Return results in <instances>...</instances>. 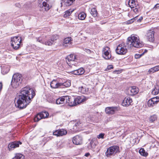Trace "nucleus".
I'll use <instances>...</instances> for the list:
<instances>
[{
  "mask_svg": "<svg viewBox=\"0 0 159 159\" xmlns=\"http://www.w3.org/2000/svg\"><path fill=\"white\" fill-rule=\"evenodd\" d=\"M155 104H157L159 102V98L156 97L151 98Z\"/></svg>",
  "mask_w": 159,
  "mask_h": 159,
  "instance_id": "41",
  "label": "nucleus"
},
{
  "mask_svg": "<svg viewBox=\"0 0 159 159\" xmlns=\"http://www.w3.org/2000/svg\"><path fill=\"white\" fill-rule=\"evenodd\" d=\"M68 64L70 66H71V67H74L75 66H77L78 63L77 62H75L74 61V63H72V61L68 63L67 62Z\"/></svg>",
  "mask_w": 159,
  "mask_h": 159,
  "instance_id": "42",
  "label": "nucleus"
},
{
  "mask_svg": "<svg viewBox=\"0 0 159 159\" xmlns=\"http://www.w3.org/2000/svg\"><path fill=\"white\" fill-rule=\"evenodd\" d=\"M39 1H41L39 4V7L41 8H44L46 11H48L49 10L50 8V0H40Z\"/></svg>",
  "mask_w": 159,
  "mask_h": 159,
  "instance_id": "9",
  "label": "nucleus"
},
{
  "mask_svg": "<svg viewBox=\"0 0 159 159\" xmlns=\"http://www.w3.org/2000/svg\"><path fill=\"white\" fill-rule=\"evenodd\" d=\"M86 14L84 12H82L79 14L78 18L80 20H84L86 17Z\"/></svg>",
  "mask_w": 159,
  "mask_h": 159,
  "instance_id": "30",
  "label": "nucleus"
},
{
  "mask_svg": "<svg viewBox=\"0 0 159 159\" xmlns=\"http://www.w3.org/2000/svg\"><path fill=\"white\" fill-rule=\"evenodd\" d=\"M158 8H159V4H157L154 6L153 9L154 10H156Z\"/></svg>",
  "mask_w": 159,
  "mask_h": 159,
  "instance_id": "47",
  "label": "nucleus"
},
{
  "mask_svg": "<svg viewBox=\"0 0 159 159\" xmlns=\"http://www.w3.org/2000/svg\"><path fill=\"white\" fill-rule=\"evenodd\" d=\"M78 91L83 94H87L88 92V89L82 86L79 87Z\"/></svg>",
  "mask_w": 159,
  "mask_h": 159,
  "instance_id": "24",
  "label": "nucleus"
},
{
  "mask_svg": "<svg viewBox=\"0 0 159 159\" xmlns=\"http://www.w3.org/2000/svg\"><path fill=\"white\" fill-rule=\"evenodd\" d=\"M65 103L68 106L73 107L76 106V103L75 102L74 98L70 96H65Z\"/></svg>",
  "mask_w": 159,
  "mask_h": 159,
  "instance_id": "10",
  "label": "nucleus"
},
{
  "mask_svg": "<svg viewBox=\"0 0 159 159\" xmlns=\"http://www.w3.org/2000/svg\"><path fill=\"white\" fill-rule=\"evenodd\" d=\"M147 50H144V52H143L141 54H136L135 55L134 57L136 59H138L140 58L142 56H143L144 53L145 52H146Z\"/></svg>",
  "mask_w": 159,
  "mask_h": 159,
  "instance_id": "38",
  "label": "nucleus"
},
{
  "mask_svg": "<svg viewBox=\"0 0 159 159\" xmlns=\"http://www.w3.org/2000/svg\"><path fill=\"white\" fill-rule=\"evenodd\" d=\"M109 51L110 48L108 47H106L103 49V56L105 59L108 60L111 58V55L109 53Z\"/></svg>",
  "mask_w": 159,
  "mask_h": 159,
  "instance_id": "12",
  "label": "nucleus"
},
{
  "mask_svg": "<svg viewBox=\"0 0 159 159\" xmlns=\"http://www.w3.org/2000/svg\"><path fill=\"white\" fill-rule=\"evenodd\" d=\"M2 88V84L1 83H0V91L1 90Z\"/></svg>",
  "mask_w": 159,
  "mask_h": 159,
  "instance_id": "55",
  "label": "nucleus"
},
{
  "mask_svg": "<svg viewBox=\"0 0 159 159\" xmlns=\"http://www.w3.org/2000/svg\"><path fill=\"white\" fill-rule=\"evenodd\" d=\"M74 99L76 103V105L85 101V99L83 97L81 96H77L75 98H74Z\"/></svg>",
  "mask_w": 159,
  "mask_h": 159,
  "instance_id": "23",
  "label": "nucleus"
},
{
  "mask_svg": "<svg viewBox=\"0 0 159 159\" xmlns=\"http://www.w3.org/2000/svg\"><path fill=\"white\" fill-rule=\"evenodd\" d=\"M128 5L131 8H133L136 7L135 1L134 0H129L128 3Z\"/></svg>",
  "mask_w": 159,
  "mask_h": 159,
  "instance_id": "28",
  "label": "nucleus"
},
{
  "mask_svg": "<svg viewBox=\"0 0 159 159\" xmlns=\"http://www.w3.org/2000/svg\"><path fill=\"white\" fill-rule=\"evenodd\" d=\"M157 119V116L156 115H153L151 116L149 119V120L150 122H153Z\"/></svg>",
  "mask_w": 159,
  "mask_h": 159,
  "instance_id": "35",
  "label": "nucleus"
},
{
  "mask_svg": "<svg viewBox=\"0 0 159 159\" xmlns=\"http://www.w3.org/2000/svg\"><path fill=\"white\" fill-rule=\"evenodd\" d=\"M89 21L90 23H92L93 22V21L92 20V19H91V18H89Z\"/></svg>",
  "mask_w": 159,
  "mask_h": 159,
  "instance_id": "51",
  "label": "nucleus"
},
{
  "mask_svg": "<svg viewBox=\"0 0 159 159\" xmlns=\"http://www.w3.org/2000/svg\"><path fill=\"white\" fill-rule=\"evenodd\" d=\"M158 70H159V66H157L149 69L148 72L149 73H153Z\"/></svg>",
  "mask_w": 159,
  "mask_h": 159,
  "instance_id": "27",
  "label": "nucleus"
},
{
  "mask_svg": "<svg viewBox=\"0 0 159 159\" xmlns=\"http://www.w3.org/2000/svg\"><path fill=\"white\" fill-rule=\"evenodd\" d=\"M72 11L70 10H69L65 12V14L64 15V17H66L69 16L72 13Z\"/></svg>",
  "mask_w": 159,
  "mask_h": 159,
  "instance_id": "36",
  "label": "nucleus"
},
{
  "mask_svg": "<svg viewBox=\"0 0 159 159\" xmlns=\"http://www.w3.org/2000/svg\"><path fill=\"white\" fill-rule=\"evenodd\" d=\"M139 153L142 156L144 157H147L148 153L145 152L143 148H141L139 151Z\"/></svg>",
  "mask_w": 159,
  "mask_h": 159,
  "instance_id": "31",
  "label": "nucleus"
},
{
  "mask_svg": "<svg viewBox=\"0 0 159 159\" xmlns=\"http://www.w3.org/2000/svg\"><path fill=\"white\" fill-rule=\"evenodd\" d=\"M23 77L21 74L18 73L14 74L11 82L12 87L14 88H17L22 81Z\"/></svg>",
  "mask_w": 159,
  "mask_h": 159,
  "instance_id": "3",
  "label": "nucleus"
},
{
  "mask_svg": "<svg viewBox=\"0 0 159 159\" xmlns=\"http://www.w3.org/2000/svg\"><path fill=\"white\" fill-rule=\"evenodd\" d=\"M119 109V108L117 107H109L106 108L105 112L107 114L112 115L114 114L116 111Z\"/></svg>",
  "mask_w": 159,
  "mask_h": 159,
  "instance_id": "11",
  "label": "nucleus"
},
{
  "mask_svg": "<svg viewBox=\"0 0 159 159\" xmlns=\"http://www.w3.org/2000/svg\"><path fill=\"white\" fill-rule=\"evenodd\" d=\"M98 142L97 139L94 138L92 139L90 142V147L89 148V149H91V148L92 149L95 148L96 146L98 144Z\"/></svg>",
  "mask_w": 159,
  "mask_h": 159,
  "instance_id": "22",
  "label": "nucleus"
},
{
  "mask_svg": "<svg viewBox=\"0 0 159 159\" xmlns=\"http://www.w3.org/2000/svg\"><path fill=\"white\" fill-rule=\"evenodd\" d=\"M21 41V37L19 36H15L11 38V45L15 50L18 49L20 46Z\"/></svg>",
  "mask_w": 159,
  "mask_h": 159,
  "instance_id": "5",
  "label": "nucleus"
},
{
  "mask_svg": "<svg viewBox=\"0 0 159 159\" xmlns=\"http://www.w3.org/2000/svg\"><path fill=\"white\" fill-rule=\"evenodd\" d=\"M12 159H24V156L21 154H17Z\"/></svg>",
  "mask_w": 159,
  "mask_h": 159,
  "instance_id": "33",
  "label": "nucleus"
},
{
  "mask_svg": "<svg viewBox=\"0 0 159 159\" xmlns=\"http://www.w3.org/2000/svg\"><path fill=\"white\" fill-rule=\"evenodd\" d=\"M61 83L58 82L56 80H52L50 84V86L51 88L53 89L60 88Z\"/></svg>",
  "mask_w": 159,
  "mask_h": 159,
  "instance_id": "20",
  "label": "nucleus"
},
{
  "mask_svg": "<svg viewBox=\"0 0 159 159\" xmlns=\"http://www.w3.org/2000/svg\"><path fill=\"white\" fill-rule=\"evenodd\" d=\"M67 131L63 129L57 130L53 133V135L57 136H62L67 134Z\"/></svg>",
  "mask_w": 159,
  "mask_h": 159,
  "instance_id": "15",
  "label": "nucleus"
},
{
  "mask_svg": "<svg viewBox=\"0 0 159 159\" xmlns=\"http://www.w3.org/2000/svg\"><path fill=\"white\" fill-rule=\"evenodd\" d=\"M128 91L129 95H134L137 94L139 92L138 88L135 86H132L128 89Z\"/></svg>",
  "mask_w": 159,
  "mask_h": 159,
  "instance_id": "16",
  "label": "nucleus"
},
{
  "mask_svg": "<svg viewBox=\"0 0 159 159\" xmlns=\"http://www.w3.org/2000/svg\"><path fill=\"white\" fill-rule=\"evenodd\" d=\"M132 102V100L131 98L129 97L125 98L123 101L122 105L123 106H128L130 105Z\"/></svg>",
  "mask_w": 159,
  "mask_h": 159,
  "instance_id": "18",
  "label": "nucleus"
},
{
  "mask_svg": "<svg viewBox=\"0 0 159 159\" xmlns=\"http://www.w3.org/2000/svg\"><path fill=\"white\" fill-rule=\"evenodd\" d=\"M65 96H63L61 98L57 99L56 101V103L57 104H64L65 103Z\"/></svg>",
  "mask_w": 159,
  "mask_h": 159,
  "instance_id": "25",
  "label": "nucleus"
},
{
  "mask_svg": "<svg viewBox=\"0 0 159 159\" xmlns=\"http://www.w3.org/2000/svg\"><path fill=\"white\" fill-rule=\"evenodd\" d=\"M90 155V154L89 153H86L85 154V156L86 157H88L89 155Z\"/></svg>",
  "mask_w": 159,
  "mask_h": 159,
  "instance_id": "53",
  "label": "nucleus"
},
{
  "mask_svg": "<svg viewBox=\"0 0 159 159\" xmlns=\"http://www.w3.org/2000/svg\"><path fill=\"white\" fill-rule=\"evenodd\" d=\"M49 116L48 113L46 111H43L37 114L34 118L35 122H38L42 119L47 117Z\"/></svg>",
  "mask_w": 159,
  "mask_h": 159,
  "instance_id": "8",
  "label": "nucleus"
},
{
  "mask_svg": "<svg viewBox=\"0 0 159 159\" xmlns=\"http://www.w3.org/2000/svg\"><path fill=\"white\" fill-rule=\"evenodd\" d=\"M2 70L5 73H7L10 70L9 67L8 66H4L3 67Z\"/></svg>",
  "mask_w": 159,
  "mask_h": 159,
  "instance_id": "43",
  "label": "nucleus"
},
{
  "mask_svg": "<svg viewBox=\"0 0 159 159\" xmlns=\"http://www.w3.org/2000/svg\"><path fill=\"white\" fill-rule=\"evenodd\" d=\"M126 44L128 45L127 47L130 48L132 47L139 48L143 46L142 43L140 42L137 36L134 34L131 35L130 37L128 38Z\"/></svg>",
  "mask_w": 159,
  "mask_h": 159,
  "instance_id": "2",
  "label": "nucleus"
},
{
  "mask_svg": "<svg viewBox=\"0 0 159 159\" xmlns=\"http://www.w3.org/2000/svg\"><path fill=\"white\" fill-rule=\"evenodd\" d=\"M155 32L152 30H149L146 36L147 40L150 42H153L154 40Z\"/></svg>",
  "mask_w": 159,
  "mask_h": 159,
  "instance_id": "13",
  "label": "nucleus"
},
{
  "mask_svg": "<svg viewBox=\"0 0 159 159\" xmlns=\"http://www.w3.org/2000/svg\"><path fill=\"white\" fill-rule=\"evenodd\" d=\"M84 72V70L83 68H81L72 71L71 73L74 75H80L83 74Z\"/></svg>",
  "mask_w": 159,
  "mask_h": 159,
  "instance_id": "21",
  "label": "nucleus"
},
{
  "mask_svg": "<svg viewBox=\"0 0 159 159\" xmlns=\"http://www.w3.org/2000/svg\"><path fill=\"white\" fill-rule=\"evenodd\" d=\"M46 36L39 37L36 38V40L37 41L46 45L51 46L53 44L52 41L50 40V38L47 40L46 39Z\"/></svg>",
  "mask_w": 159,
  "mask_h": 159,
  "instance_id": "7",
  "label": "nucleus"
},
{
  "mask_svg": "<svg viewBox=\"0 0 159 159\" xmlns=\"http://www.w3.org/2000/svg\"><path fill=\"white\" fill-rule=\"evenodd\" d=\"M66 59L67 62L69 63L72 61V63H74V61L77 60V58L75 55L70 54L67 56Z\"/></svg>",
  "mask_w": 159,
  "mask_h": 159,
  "instance_id": "19",
  "label": "nucleus"
},
{
  "mask_svg": "<svg viewBox=\"0 0 159 159\" xmlns=\"http://www.w3.org/2000/svg\"><path fill=\"white\" fill-rule=\"evenodd\" d=\"M90 13L94 17H96L97 16V11L95 8H93L91 9Z\"/></svg>",
  "mask_w": 159,
  "mask_h": 159,
  "instance_id": "32",
  "label": "nucleus"
},
{
  "mask_svg": "<svg viewBox=\"0 0 159 159\" xmlns=\"http://www.w3.org/2000/svg\"><path fill=\"white\" fill-rule=\"evenodd\" d=\"M72 141L76 145H80L82 143V139L81 136L77 135L73 138Z\"/></svg>",
  "mask_w": 159,
  "mask_h": 159,
  "instance_id": "17",
  "label": "nucleus"
},
{
  "mask_svg": "<svg viewBox=\"0 0 159 159\" xmlns=\"http://www.w3.org/2000/svg\"><path fill=\"white\" fill-rule=\"evenodd\" d=\"M134 11V12H135V13H136V12H138V9L136 7L133 10Z\"/></svg>",
  "mask_w": 159,
  "mask_h": 159,
  "instance_id": "50",
  "label": "nucleus"
},
{
  "mask_svg": "<svg viewBox=\"0 0 159 159\" xmlns=\"http://www.w3.org/2000/svg\"><path fill=\"white\" fill-rule=\"evenodd\" d=\"M105 134L104 133H101L97 136V138L98 139H102L104 138V136Z\"/></svg>",
  "mask_w": 159,
  "mask_h": 159,
  "instance_id": "44",
  "label": "nucleus"
},
{
  "mask_svg": "<svg viewBox=\"0 0 159 159\" xmlns=\"http://www.w3.org/2000/svg\"><path fill=\"white\" fill-rule=\"evenodd\" d=\"M113 68V66L111 65L108 66L106 69L107 70H108Z\"/></svg>",
  "mask_w": 159,
  "mask_h": 159,
  "instance_id": "45",
  "label": "nucleus"
},
{
  "mask_svg": "<svg viewBox=\"0 0 159 159\" xmlns=\"http://www.w3.org/2000/svg\"><path fill=\"white\" fill-rule=\"evenodd\" d=\"M21 144L22 143L20 141H14L10 143L8 145L9 150L11 151L16 148L19 147V144Z\"/></svg>",
  "mask_w": 159,
  "mask_h": 159,
  "instance_id": "14",
  "label": "nucleus"
},
{
  "mask_svg": "<svg viewBox=\"0 0 159 159\" xmlns=\"http://www.w3.org/2000/svg\"><path fill=\"white\" fill-rule=\"evenodd\" d=\"M133 21L132 20H131L128 21V23L129 24L131 23H133Z\"/></svg>",
  "mask_w": 159,
  "mask_h": 159,
  "instance_id": "52",
  "label": "nucleus"
},
{
  "mask_svg": "<svg viewBox=\"0 0 159 159\" xmlns=\"http://www.w3.org/2000/svg\"><path fill=\"white\" fill-rule=\"evenodd\" d=\"M120 72L119 70H115L113 71V73L115 74H119L120 73Z\"/></svg>",
  "mask_w": 159,
  "mask_h": 159,
  "instance_id": "49",
  "label": "nucleus"
},
{
  "mask_svg": "<svg viewBox=\"0 0 159 159\" xmlns=\"http://www.w3.org/2000/svg\"><path fill=\"white\" fill-rule=\"evenodd\" d=\"M119 152V147L117 146H113L107 149L106 152V155L107 157H110L111 156H114Z\"/></svg>",
  "mask_w": 159,
  "mask_h": 159,
  "instance_id": "6",
  "label": "nucleus"
},
{
  "mask_svg": "<svg viewBox=\"0 0 159 159\" xmlns=\"http://www.w3.org/2000/svg\"><path fill=\"white\" fill-rule=\"evenodd\" d=\"M159 93V89H158L157 88V87L155 86L154 89L152 91V94L154 95H157Z\"/></svg>",
  "mask_w": 159,
  "mask_h": 159,
  "instance_id": "40",
  "label": "nucleus"
},
{
  "mask_svg": "<svg viewBox=\"0 0 159 159\" xmlns=\"http://www.w3.org/2000/svg\"><path fill=\"white\" fill-rule=\"evenodd\" d=\"M148 104L149 107H153L155 104L151 99L148 100Z\"/></svg>",
  "mask_w": 159,
  "mask_h": 159,
  "instance_id": "39",
  "label": "nucleus"
},
{
  "mask_svg": "<svg viewBox=\"0 0 159 159\" xmlns=\"http://www.w3.org/2000/svg\"><path fill=\"white\" fill-rule=\"evenodd\" d=\"M59 36L57 35H54L52 36L50 38V40L52 41V43L54 44V42L57 39H58Z\"/></svg>",
  "mask_w": 159,
  "mask_h": 159,
  "instance_id": "34",
  "label": "nucleus"
},
{
  "mask_svg": "<svg viewBox=\"0 0 159 159\" xmlns=\"http://www.w3.org/2000/svg\"><path fill=\"white\" fill-rule=\"evenodd\" d=\"M84 51H85L87 53L90 54L91 53L92 51H91L90 49L85 48L84 50Z\"/></svg>",
  "mask_w": 159,
  "mask_h": 159,
  "instance_id": "46",
  "label": "nucleus"
},
{
  "mask_svg": "<svg viewBox=\"0 0 159 159\" xmlns=\"http://www.w3.org/2000/svg\"><path fill=\"white\" fill-rule=\"evenodd\" d=\"M72 38L70 37H67L65 38L64 40V43L67 44L69 43L71 40Z\"/></svg>",
  "mask_w": 159,
  "mask_h": 159,
  "instance_id": "37",
  "label": "nucleus"
},
{
  "mask_svg": "<svg viewBox=\"0 0 159 159\" xmlns=\"http://www.w3.org/2000/svg\"><path fill=\"white\" fill-rule=\"evenodd\" d=\"M70 82L69 81H66L64 83H61L60 88L68 87L70 86Z\"/></svg>",
  "mask_w": 159,
  "mask_h": 159,
  "instance_id": "29",
  "label": "nucleus"
},
{
  "mask_svg": "<svg viewBox=\"0 0 159 159\" xmlns=\"http://www.w3.org/2000/svg\"><path fill=\"white\" fill-rule=\"evenodd\" d=\"M128 45L126 43H122L119 44L116 49L117 54L119 55H124L127 52Z\"/></svg>",
  "mask_w": 159,
  "mask_h": 159,
  "instance_id": "4",
  "label": "nucleus"
},
{
  "mask_svg": "<svg viewBox=\"0 0 159 159\" xmlns=\"http://www.w3.org/2000/svg\"><path fill=\"white\" fill-rule=\"evenodd\" d=\"M35 95L34 90L30 87L22 88L17 94L16 107L20 109L26 108L31 102Z\"/></svg>",
  "mask_w": 159,
  "mask_h": 159,
  "instance_id": "1",
  "label": "nucleus"
},
{
  "mask_svg": "<svg viewBox=\"0 0 159 159\" xmlns=\"http://www.w3.org/2000/svg\"><path fill=\"white\" fill-rule=\"evenodd\" d=\"M75 0H62L63 3L66 6H69L73 3Z\"/></svg>",
  "mask_w": 159,
  "mask_h": 159,
  "instance_id": "26",
  "label": "nucleus"
},
{
  "mask_svg": "<svg viewBox=\"0 0 159 159\" xmlns=\"http://www.w3.org/2000/svg\"><path fill=\"white\" fill-rule=\"evenodd\" d=\"M155 86L157 87V88L158 89H159V81L157 82Z\"/></svg>",
  "mask_w": 159,
  "mask_h": 159,
  "instance_id": "48",
  "label": "nucleus"
},
{
  "mask_svg": "<svg viewBox=\"0 0 159 159\" xmlns=\"http://www.w3.org/2000/svg\"><path fill=\"white\" fill-rule=\"evenodd\" d=\"M142 19H143V17H141L138 20V21H141Z\"/></svg>",
  "mask_w": 159,
  "mask_h": 159,
  "instance_id": "54",
  "label": "nucleus"
}]
</instances>
